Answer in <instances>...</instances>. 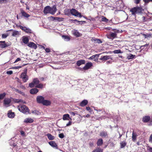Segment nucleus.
I'll use <instances>...</instances> for the list:
<instances>
[{
  "label": "nucleus",
  "mask_w": 152,
  "mask_h": 152,
  "mask_svg": "<svg viewBox=\"0 0 152 152\" xmlns=\"http://www.w3.org/2000/svg\"><path fill=\"white\" fill-rule=\"evenodd\" d=\"M56 11L57 9L56 6L54 5L52 7L49 6H47L45 7L43 12L45 14L48 13H50L52 15H53Z\"/></svg>",
  "instance_id": "obj_1"
},
{
  "label": "nucleus",
  "mask_w": 152,
  "mask_h": 152,
  "mask_svg": "<svg viewBox=\"0 0 152 152\" xmlns=\"http://www.w3.org/2000/svg\"><path fill=\"white\" fill-rule=\"evenodd\" d=\"M65 14L67 15H69V14H68L66 12H70L72 15L78 17L80 18H81L82 17L81 13L79 12L76 10L74 9H72L70 10L69 9H67L65 10Z\"/></svg>",
  "instance_id": "obj_2"
},
{
  "label": "nucleus",
  "mask_w": 152,
  "mask_h": 152,
  "mask_svg": "<svg viewBox=\"0 0 152 152\" xmlns=\"http://www.w3.org/2000/svg\"><path fill=\"white\" fill-rule=\"evenodd\" d=\"M143 11V10L141 7H134L130 10L132 15H135L136 13H141Z\"/></svg>",
  "instance_id": "obj_3"
},
{
  "label": "nucleus",
  "mask_w": 152,
  "mask_h": 152,
  "mask_svg": "<svg viewBox=\"0 0 152 152\" xmlns=\"http://www.w3.org/2000/svg\"><path fill=\"white\" fill-rule=\"evenodd\" d=\"M27 74V69H26L24 70V72H22L20 75V78L22 79L24 82H26L28 80V77Z\"/></svg>",
  "instance_id": "obj_4"
},
{
  "label": "nucleus",
  "mask_w": 152,
  "mask_h": 152,
  "mask_svg": "<svg viewBox=\"0 0 152 152\" xmlns=\"http://www.w3.org/2000/svg\"><path fill=\"white\" fill-rule=\"evenodd\" d=\"M18 108L20 112L24 113H26L29 112V109L25 105H20L18 106Z\"/></svg>",
  "instance_id": "obj_5"
},
{
  "label": "nucleus",
  "mask_w": 152,
  "mask_h": 152,
  "mask_svg": "<svg viewBox=\"0 0 152 152\" xmlns=\"http://www.w3.org/2000/svg\"><path fill=\"white\" fill-rule=\"evenodd\" d=\"M114 32H110L109 35H107V37L110 39H113L116 37L117 33H118V31L116 29H113Z\"/></svg>",
  "instance_id": "obj_6"
},
{
  "label": "nucleus",
  "mask_w": 152,
  "mask_h": 152,
  "mask_svg": "<svg viewBox=\"0 0 152 152\" xmlns=\"http://www.w3.org/2000/svg\"><path fill=\"white\" fill-rule=\"evenodd\" d=\"M44 100V98L42 96H39L37 97V101L38 103L42 104Z\"/></svg>",
  "instance_id": "obj_7"
},
{
  "label": "nucleus",
  "mask_w": 152,
  "mask_h": 152,
  "mask_svg": "<svg viewBox=\"0 0 152 152\" xmlns=\"http://www.w3.org/2000/svg\"><path fill=\"white\" fill-rule=\"evenodd\" d=\"M20 28L21 29L27 33H31V30H30L29 28H27L26 27H23L22 26H20Z\"/></svg>",
  "instance_id": "obj_8"
},
{
  "label": "nucleus",
  "mask_w": 152,
  "mask_h": 152,
  "mask_svg": "<svg viewBox=\"0 0 152 152\" xmlns=\"http://www.w3.org/2000/svg\"><path fill=\"white\" fill-rule=\"evenodd\" d=\"M92 66V64L91 62H88L85 65V66L83 67L84 70H87L89 69Z\"/></svg>",
  "instance_id": "obj_9"
},
{
  "label": "nucleus",
  "mask_w": 152,
  "mask_h": 152,
  "mask_svg": "<svg viewBox=\"0 0 152 152\" xmlns=\"http://www.w3.org/2000/svg\"><path fill=\"white\" fill-rule=\"evenodd\" d=\"M28 46L29 47L33 48L34 49H36L37 48L36 45L33 42H30L28 45Z\"/></svg>",
  "instance_id": "obj_10"
},
{
  "label": "nucleus",
  "mask_w": 152,
  "mask_h": 152,
  "mask_svg": "<svg viewBox=\"0 0 152 152\" xmlns=\"http://www.w3.org/2000/svg\"><path fill=\"white\" fill-rule=\"evenodd\" d=\"M8 116L10 118H13L14 117L15 115L14 112H12L11 110L8 111L7 113Z\"/></svg>",
  "instance_id": "obj_11"
},
{
  "label": "nucleus",
  "mask_w": 152,
  "mask_h": 152,
  "mask_svg": "<svg viewBox=\"0 0 152 152\" xmlns=\"http://www.w3.org/2000/svg\"><path fill=\"white\" fill-rule=\"evenodd\" d=\"M100 54L94 55L90 57L88 59H91L94 61H96L97 60V58L98 57L99 55Z\"/></svg>",
  "instance_id": "obj_12"
},
{
  "label": "nucleus",
  "mask_w": 152,
  "mask_h": 152,
  "mask_svg": "<svg viewBox=\"0 0 152 152\" xmlns=\"http://www.w3.org/2000/svg\"><path fill=\"white\" fill-rule=\"evenodd\" d=\"M72 32L74 35L77 37H79L81 35L80 33L77 30H74Z\"/></svg>",
  "instance_id": "obj_13"
},
{
  "label": "nucleus",
  "mask_w": 152,
  "mask_h": 152,
  "mask_svg": "<svg viewBox=\"0 0 152 152\" xmlns=\"http://www.w3.org/2000/svg\"><path fill=\"white\" fill-rule=\"evenodd\" d=\"M88 101L87 100H84L81 102L80 104V105L81 107H84L87 104Z\"/></svg>",
  "instance_id": "obj_14"
},
{
  "label": "nucleus",
  "mask_w": 152,
  "mask_h": 152,
  "mask_svg": "<svg viewBox=\"0 0 152 152\" xmlns=\"http://www.w3.org/2000/svg\"><path fill=\"white\" fill-rule=\"evenodd\" d=\"M85 61L84 60H81L77 61L76 63V64L78 66H79L82 64H85Z\"/></svg>",
  "instance_id": "obj_15"
},
{
  "label": "nucleus",
  "mask_w": 152,
  "mask_h": 152,
  "mask_svg": "<svg viewBox=\"0 0 152 152\" xmlns=\"http://www.w3.org/2000/svg\"><path fill=\"white\" fill-rule=\"evenodd\" d=\"M30 93L31 94H35L37 93L38 91V90L36 88H34L30 90Z\"/></svg>",
  "instance_id": "obj_16"
},
{
  "label": "nucleus",
  "mask_w": 152,
  "mask_h": 152,
  "mask_svg": "<svg viewBox=\"0 0 152 152\" xmlns=\"http://www.w3.org/2000/svg\"><path fill=\"white\" fill-rule=\"evenodd\" d=\"M110 56H104L103 57H102L101 58H99V60H103L104 61H105L109 59H110Z\"/></svg>",
  "instance_id": "obj_17"
},
{
  "label": "nucleus",
  "mask_w": 152,
  "mask_h": 152,
  "mask_svg": "<svg viewBox=\"0 0 152 152\" xmlns=\"http://www.w3.org/2000/svg\"><path fill=\"white\" fill-rule=\"evenodd\" d=\"M51 104L50 102L48 100H44L42 104L45 106H48L50 105Z\"/></svg>",
  "instance_id": "obj_18"
},
{
  "label": "nucleus",
  "mask_w": 152,
  "mask_h": 152,
  "mask_svg": "<svg viewBox=\"0 0 152 152\" xmlns=\"http://www.w3.org/2000/svg\"><path fill=\"white\" fill-rule=\"evenodd\" d=\"M7 45L5 43V42L0 41V47L1 48H4L7 47Z\"/></svg>",
  "instance_id": "obj_19"
},
{
  "label": "nucleus",
  "mask_w": 152,
  "mask_h": 152,
  "mask_svg": "<svg viewBox=\"0 0 152 152\" xmlns=\"http://www.w3.org/2000/svg\"><path fill=\"white\" fill-rule=\"evenodd\" d=\"M33 120L31 118H26L24 120V122L26 123H31L33 122Z\"/></svg>",
  "instance_id": "obj_20"
},
{
  "label": "nucleus",
  "mask_w": 152,
  "mask_h": 152,
  "mask_svg": "<svg viewBox=\"0 0 152 152\" xmlns=\"http://www.w3.org/2000/svg\"><path fill=\"white\" fill-rule=\"evenodd\" d=\"M23 41L24 43L27 44L28 42L29 39L27 37H23Z\"/></svg>",
  "instance_id": "obj_21"
},
{
  "label": "nucleus",
  "mask_w": 152,
  "mask_h": 152,
  "mask_svg": "<svg viewBox=\"0 0 152 152\" xmlns=\"http://www.w3.org/2000/svg\"><path fill=\"white\" fill-rule=\"evenodd\" d=\"M150 118L149 116H145L143 117L142 120L144 122H147L150 120Z\"/></svg>",
  "instance_id": "obj_22"
},
{
  "label": "nucleus",
  "mask_w": 152,
  "mask_h": 152,
  "mask_svg": "<svg viewBox=\"0 0 152 152\" xmlns=\"http://www.w3.org/2000/svg\"><path fill=\"white\" fill-rule=\"evenodd\" d=\"M49 143L50 145L53 147L57 148V145L53 141H51L49 142Z\"/></svg>",
  "instance_id": "obj_23"
},
{
  "label": "nucleus",
  "mask_w": 152,
  "mask_h": 152,
  "mask_svg": "<svg viewBox=\"0 0 152 152\" xmlns=\"http://www.w3.org/2000/svg\"><path fill=\"white\" fill-rule=\"evenodd\" d=\"M20 32L17 31H14L12 35L14 37H16L19 36L20 35Z\"/></svg>",
  "instance_id": "obj_24"
},
{
  "label": "nucleus",
  "mask_w": 152,
  "mask_h": 152,
  "mask_svg": "<svg viewBox=\"0 0 152 152\" xmlns=\"http://www.w3.org/2000/svg\"><path fill=\"white\" fill-rule=\"evenodd\" d=\"M11 102V100L9 99H5L4 100V103L5 105H8Z\"/></svg>",
  "instance_id": "obj_25"
},
{
  "label": "nucleus",
  "mask_w": 152,
  "mask_h": 152,
  "mask_svg": "<svg viewBox=\"0 0 152 152\" xmlns=\"http://www.w3.org/2000/svg\"><path fill=\"white\" fill-rule=\"evenodd\" d=\"M14 91H15L16 92H17L18 93L21 95L25 96V94H24V93L22 91H20L18 90V89L16 88H14Z\"/></svg>",
  "instance_id": "obj_26"
},
{
  "label": "nucleus",
  "mask_w": 152,
  "mask_h": 152,
  "mask_svg": "<svg viewBox=\"0 0 152 152\" xmlns=\"http://www.w3.org/2000/svg\"><path fill=\"white\" fill-rule=\"evenodd\" d=\"M137 136L136 133L133 132L132 134V139L133 141H134L136 140Z\"/></svg>",
  "instance_id": "obj_27"
},
{
  "label": "nucleus",
  "mask_w": 152,
  "mask_h": 152,
  "mask_svg": "<svg viewBox=\"0 0 152 152\" xmlns=\"http://www.w3.org/2000/svg\"><path fill=\"white\" fill-rule=\"evenodd\" d=\"M143 36L145 38L148 39L152 37V34H143Z\"/></svg>",
  "instance_id": "obj_28"
},
{
  "label": "nucleus",
  "mask_w": 152,
  "mask_h": 152,
  "mask_svg": "<svg viewBox=\"0 0 152 152\" xmlns=\"http://www.w3.org/2000/svg\"><path fill=\"white\" fill-rule=\"evenodd\" d=\"M21 13H22V15L25 17L28 18L30 16V15H29L27 14L24 11H22L21 12Z\"/></svg>",
  "instance_id": "obj_29"
},
{
  "label": "nucleus",
  "mask_w": 152,
  "mask_h": 152,
  "mask_svg": "<svg viewBox=\"0 0 152 152\" xmlns=\"http://www.w3.org/2000/svg\"><path fill=\"white\" fill-rule=\"evenodd\" d=\"M69 118V115L68 114H64L63 116V119L64 120H68Z\"/></svg>",
  "instance_id": "obj_30"
},
{
  "label": "nucleus",
  "mask_w": 152,
  "mask_h": 152,
  "mask_svg": "<svg viewBox=\"0 0 152 152\" xmlns=\"http://www.w3.org/2000/svg\"><path fill=\"white\" fill-rule=\"evenodd\" d=\"M135 56V55H133L131 54H130L128 55L127 58L129 60L132 59L134 58Z\"/></svg>",
  "instance_id": "obj_31"
},
{
  "label": "nucleus",
  "mask_w": 152,
  "mask_h": 152,
  "mask_svg": "<svg viewBox=\"0 0 152 152\" xmlns=\"http://www.w3.org/2000/svg\"><path fill=\"white\" fill-rule=\"evenodd\" d=\"M103 144V140L102 139H100L98 140L97 142V144L98 146H100Z\"/></svg>",
  "instance_id": "obj_32"
},
{
  "label": "nucleus",
  "mask_w": 152,
  "mask_h": 152,
  "mask_svg": "<svg viewBox=\"0 0 152 152\" xmlns=\"http://www.w3.org/2000/svg\"><path fill=\"white\" fill-rule=\"evenodd\" d=\"M100 135L102 137H105L107 135V132L105 131H102L100 133Z\"/></svg>",
  "instance_id": "obj_33"
},
{
  "label": "nucleus",
  "mask_w": 152,
  "mask_h": 152,
  "mask_svg": "<svg viewBox=\"0 0 152 152\" xmlns=\"http://www.w3.org/2000/svg\"><path fill=\"white\" fill-rule=\"evenodd\" d=\"M47 135L48 138L50 140H53L54 139V137L52 135L50 134H48Z\"/></svg>",
  "instance_id": "obj_34"
},
{
  "label": "nucleus",
  "mask_w": 152,
  "mask_h": 152,
  "mask_svg": "<svg viewBox=\"0 0 152 152\" xmlns=\"http://www.w3.org/2000/svg\"><path fill=\"white\" fill-rule=\"evenodd\" d=\"M121 148H123L126 145V143L125 141H123L120 142Z\"/></svg>",
  "instance_id": "obj_35"
},
{
  "label": "nucleus",
  "mask_w": 152,
  "mask_h": 152,
  "mask_svg": "<svg viewBox=\"0 0 152 152\" xmlns=\"http://www.w3.org/2000/svg\"><path fill=\"white\" fill-rule=\"evenodd\" d=\"M62 38L64 39L65 41H68L70 39L69 37L66 36H62Z\"/></svg>",
  "instance_id": "obj_36"
},
{
  "label": "nucleus",
  "mask_w": 152,
  "mask_h": 152,
  "mask_svg": "<svg viewBox=\"0 0 152 152\" xmlns=\"http://www.w3.org/2000/svg\"><path fill=\"white\" fill-rule=\"evenodd\" d=\"M33 82L35 84H37L39 83V81L37 78H36L33 79Z\"/></svg>",
  "instance_id": "obj_37"
},
{
  "label": "nucleus",
  "mask_w": 152,
  "mask_h": 152,
  "mask_svg": "<svg viewBox=\"0 0 152 152\" xmlns=\"http://www.w3.org/2000/svg\"><path fill=\"white\" fill-rule=\"evenodd\" d=\"M92 152H103V150L98 148L94 150Z\"/></svg>",
  "instance_id": "obj_38"
},
{
  "label": "nucleus",
  "mask_w": 152,
  "mask_h": 152,
  "mask_svg": "<svg viewBox=\"0 0 152 152\" xmlns=\"http://www.w3.org/2000/svg\"><path fill=\"white\" fill-rule=\"evenodd\" d=\"M6 93H4L0 94V100L2 99L6 95Z\"/></svg>",
  "instance_id": "obj_39"
},
{
  "label": "nucleus",
  "mask_w": 152,
  "mask_h": 152,
  "mask_svg": "<svg viewBox=\"0 0 152 152\" xmlns=\"http://www.w3.org/2000/svg\"><path fill=\"white\" fill-rule=\"evenodd\" d=\"M14 102L17 103H23V101L21 99H15L14 100Z\"/></svg>",
  "instance_id": "obj_40"
},
{
  "label": "nucleus",
  "mask_w": 152,
  "mask_h": 152,
  "mask_svg": "<svg viewBox=\"0 0 152 152\" xmlns=\"http://www.w3.org/2000/svg\"><path fill=\"white\" fill-rule=\"evenodd\" d=\"M36 87L38 88H42L43 87V86L42 84L40 83L36 86Z\"/></svg>",
  "instance_id": "obj_41"
},
{
  "label": "nucleus",
  "mask_w": 152,
  "mask_h": 152,
  "mask_svg": "<svg viewBox=\"0 0 152 152\" xmlns=\"http://www.w3.org/2000/svg\"><path fill=\"white\" fill-rule=\"evenodd\" d=\"M94 40L95 41V42L96 43H101L102 42L101 40L99 39H94Z\"/></svg>",
  "instance_id": "obj_42"
},
{
  "label": "nucleus",
  "mask_w": 152,
  "mask_h": 152,
  "mask_svg": "<svg viewBox=\"0 0 152 152\" xmlns=\"http://www.w3.org/2000/svg\"><path fill=\"white\" fill-rule=\"evenodd\" d=\"M70 20L72 21V22L75 23V22H77V23H76V24L78 23L79 22H84V21H78V20H77L76 19H75V20Z\"/></svg>",
  "instance_id": "obj_43"
},
{
  "label": "nucleus",
  "mask_w": 152,
  "mask_h": 152,
  "mask_svg": "<svg viewBox=\"0 0 152 152\" xmlns=\"http://www.w3.org/2000/svg\"><path fill=\"white\" fill-rule=\"evenodd\" d=\"M32 113L34 114L37 115H39L40 113L37 110H34L32 112Z\"/></svg>",
  "instance_id": "obj_44"
},
{
  "label": "nucleus",
  "mask_w": 152,
  "mask_h": 152,
  "mask_svg": "<svg viewBox=\"0 0 152 152\" xmlns=\"http://www.w3.org/2000/svg\"><path fill=\"white\" fill-rule=\"evenodd\" d=\"M102 21H104L106 22H107V21H108V19H107V18H106L104 16H102Z\"/></svg>",
  "instance_id": "obj_45"
},
{
  "label": "nucleus",
  "mask_w": 152,
  "mask_h": 152,
  "mask_svg": "<svg viewBox=\"0 0 152 152\" xmlns=\"http://www.w3.org/2000/svg\"><path fill=\"white\" fill-rule=\"evenodd\" d=\"M113 53H121V51L120 50H114Z\"/></svg>",
  "instance_id": "obj_46"
},
{
  "label": "nucleus",
  "mask_w": 152,
  "mask_h": 152,
  "mask_svg": "<svg viewBox=\"0 0 152 152\" xmlns=\"http://www.w3.org/2000/svg\"><path fill=\"white\" fill-rule=\"evenodd\" d=\"M8 36L7 34H3L2 35V38H6Z\"/></svg>",
  "instance_id": "obj_47"
},
{
  "label": "nucleus",
  "mask_w": 152,
  "mask_h": 152,
  "mask_svg": "<svg viewBox=\"0 0 152 152\" xmlns=\"http://www.w3.org/2000/svg\"><path fill=\"white\" fill-rule=\"evenodd\" d=\"M34 84H35L33 82L32 83H31L29 84V86L31 88H33L34 86Z\"/></svg>",
  "instance_id": "obj_48"
},
{
  "label": "nucleus",
  "mask_w": 152,
  "mask_h": 152,
  "mask_svg": "<svg viewBox=\"0 0 152 152\" xmlns=\"http://www.w3.org/2000/svg\"><path fill=\"white\" fill-rule=\"evenodd\" d=\"M86 110H88V111H89V112L90 113H91V112H92V110H91V108H90V107H86Z\"/></svg>",
  "instance_id": "obj_49"
},
{
  "label": "nucleus",
  "mask_w": 152,
  "mask_h": 152,
  "mask_svg": "<svg viewBox=\"0 0 152 152\" xmlns=\"http://www.w3.org/2000/svg\"><path fill=\"white\" fill-rule=\"evenodd\" d=\"M59 137L60 138L62 139L64 137V134L63 133H61L59 134Z\"/></svg>",
  "instance_id": "obj_50"
},
{
  "label": "nucleus",
  "mask_w": 152,
  "mask_h": 152,
  "mask_svg": "<svg viewBox=\"0 0 152 152\" xmlns=\"http://www.w3.org/2000/svg\"><path fill=\"white\" fill-rule=\"evenodd\" d=\"M149 141L150 142L152 143V134H151L150 137Z\"/></svg>",
  "instance_id": "obj_51"
},
{
  "label": "nucleus",
  "mask_w": 152,
  "mask_h": 152,
  "mask_svg": "<svg viewBox=\"0 0 152 152\" xmlns=\"http://www.w3.org/2000/svg\"><path fill=\"white\" fill-rule=\"evenodd\" d=\"M13 72L12 71H9L7 72V73L8 75H11L12 74Z\"/></svg>",
  "instance_id": "obj_52"
},
{
  "label": "nucleus",
  "mask_w": 152,
  "mask_h": 152,
  "mask_svg": "<svg viewBox=\"0 0 152 152\" xmlns=\"http://www.w3.org/2000/svg\"><path fill=\"white\" fill-rule=\"evenodd\" d=\"M21 66H14L12 67V68L13 69H17L19 68H21Z\"/></svg>",
  "instance_id": "obj_53"
},
{
  "label": "nucleus",
  "mask_w": 152,
  "mask_h": 152,
  "mask_svg": "<svg viewBox=\"0 0 152 152\" xmlns=\"http://www.w3.org/2000/svg\"><path fill=\"white\" fill-rule=\"evenodd\" d=\"M134 3L136 4H138L140 2V0H134Z\"/></svg>",
  "instance_id": "obj_54"
},
{
  "label": "nucleus",
  "mask_w": 152,
  "mask_h": 152,
  "mask_svg": "<svg viewBox=\"0 0 152 152\" xmlns=\"http://www.w3.org/2000/svg\"><path fill=\"white\" fill-rule=\"evenodd\" d=\"M45 49V51L47 53H49V52H50V49L48 48H46Z\"/></svg>",
  "instance_id": "obj_55"
},
{
  "label": "nucleus",
  "mask_w": 152,
  "mask_h": 152,
  "mask_svg": "<svg viewBox=\"0 0 152 152\" xmlns=\"http://www.w3.org/2000/svg\"><path fill=\"white\" fill-rule=\"evenodd\" d=\"M21 60L20 58H18L14 62V63H15L16 62H17L19 61H20Z\"/></svg>",
  "instance_id": "obj_56"
},
{
  "label": "nucleus",
  "mask_w": 152,
  "mask_h": 152,
  "mask_svg": "<svg viewBox=\"0 0 152 152\" xmlns=\"http://www.w3.org/2000/svg\"><path fill=\"white\" fill-rule=\"evenodd\" d=\"M72 124V122L71 121H69L68 123L66 124V126H69L71 125Z\"/></svg>",
  "instance_id": "obj_57"
},
{
  "label": "nucleus",
  "mask_w": 152,
  "mask_h": 152,
  "mask_svg": "<svg viewBox=\"0 0 152 152\" xmlns=\"http://www.w3.org/2000/svg\"><path fill=\"white\" fill-rule=\"evenodd\" d=\"M142 18V21L143 22L145 20V17L144 16H142L141 17Z\"/></svg>",
  "instance_id": "obj_58"
},
{
  "label": "nucleus",
  "mask_w": 152,
  "mask_h": 152,
  "mask_svg": "<svg viewBox=\"0 0 152 152\" xmlns=\"http://www.w3.org/2000/svg\"><path fill=\"white\" fill-rule=\"evenodd\" d=\"M145 3H148L150 2V0H143Z\"/></svg>",
  "instance_id": "obj_59"
},
{
  "label": "nucleus",
  "mask_w": 152,
  "mask_h": 152,
  "mask_svg": "<svg viewBox=\"0 0 152 152\" xmlns=\"http://www.w3.org/2000/svg\"><path fill=\"white\" fill-rule=\"evenodd\" d=\"M90 115L88 114H87L86 115H84L83 117H84V118H85V117H87V118H88L90 117Z\"/></svg>",
  "instance_id": "obj_60"
},
{
  "label": "nucleus",
  "mask_w": 152,
  "mask_h": 152,
  "mask_svg": "<svg viewBox=\"0 0 152 152\" xmlns=\"http://www.w3.org/2000/svg\"><path fill=\"white\" fill-rule=\"evenodd\" d=\"M21 134L22 135H24V132L23 131H21L20 132Z\"/></svg>",
  "instance_id": "obj_61"
},
{
  "label": "nucleus",
  "mask_w": 152,
  "mask_h": 152,
  "mask_svg": "<svg viewBox=\"0 0 152 152\" xmlns=\"http://www.w3.org/2000/svg\"><path fill=\"white\" fill-rule=\"evenodd\" d=\"M70 114L71 115H73V116H74L75 115V113H74L73 112H70Z\"/></svg>",
  "instance_id": "obj_62"
},
{
  "label": "nucleus",
  "mask_w": 152,
  "mask_h": 152,
  "mask_svg": "<svg viewBox=\"0 0 152 152\" xmlns=\"http://www.w3.org/2000/svg\"><path fill=\"white\" fill-rule=\"evenodd\" d=\"M152 125V120H151L149 123V124H148V125Z\"/></svg>",
  "instance_id": "obj_63"
},
{
  "label": "nucleus",
  "mask_w": 152,
  "mask_h": 152,
  "mask_svg": "<svg viewBox=\"0 0 152 152\" xmlns=\"http://www.w3.org/2000/svg\"><path fill=\"white\" fill-rule=\"evenodd\" d=\"M112 62L110 61H108L106 62V64H108L109 63H111Z\"/></svg>",
  "instance_id": "obj_64"
}]
</instances>
